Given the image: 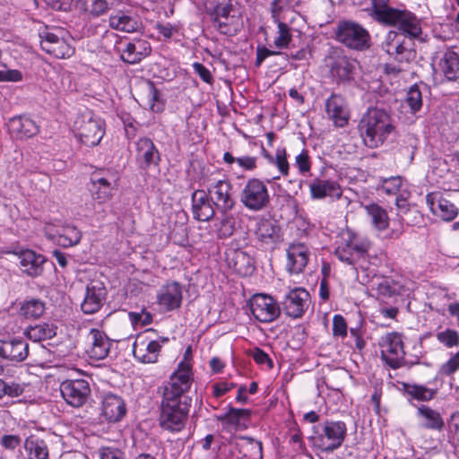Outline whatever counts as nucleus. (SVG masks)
Returning <instances> with one entry per match:
<instances>
[{"mask_svg": "<svg viewBox=\"0 0 459 459\" xmlns=\"http://www.w3.org/2000/svg\"><path fill=\"white\" fill-rule=\"evenodd\" d=\"M371 1V16L385 25L397 26L399 30L386 34L383 49L398 62H409L415 56L413 40L422 32L420 20L411 12L391 7L384 0Z\"/></svg>", "mask_w": 459, "mask_h": 459, "instance_id": "f257e3e1", "label": "nucleus"}, {"mask_svg": "<svg viewBox=\"0 0 459 459\" xmlns=\"http://www.w3.org/2000/svg\"><path fill=\"white\" fill-rule=\"evenodd\" d=\"M192 382L190 365L179 363L163 390L160 415V425L163 429L179 432L185 428L190 408L185 394L189 391Z\"/></svg>", "mask_w": 459, "mask_h": 459, "instance_id": "f03ea898", "label": "nucleus"}, {"mask_svg": "<svg viewBox=\"0 0 459 459\" xmlns=\"http://www.w3.org/2000/svg\"><path fill=\"white\" fill-rule=\"evenodd\" d=\"M358 131L368 148L382 145L394 131L391 117L383 109L368 108L358 125Z\"/></svg>", "mask_w": 459, "mask_h": 459, "instance_id": "7ed1b4c3", "label": "nucleus"}, {"mask_svg": "<svg viewBox=\"0 0 459 459\" xmlns=\"http://www.w3.org/2000/svg\"><path fill=\"white\" fill-rule=\"evenodd\" d=\"M311 441L313 446L323 452H333L343 443L347 427L341 420H325L313 428Z\"/></svg>", "mask_w": 459, "mask_h": 459, "instance_id": "20e7f679", "label": "nucleus"}, {"mask_svg": "<svg viewBox=\"0 0 459 459\" xmlns=\"http://www.w3.org/2000/svg\"><path fill=\"white\" fill-rule=\"evenodd\" d=\"M73 130L82 143L93 147L100 143L105 134V123L91 110L86 109L77 115Z\"/></svg>", "mask_w": 459, "mask_h": 459, "instance_id": "39448f33", "label": "nucleus"}, {"mask_svg": "<svg viewBox=\"0 0 459 459\" xmlns=\"http://www.w3.org/2000/svg\"><path fill=\"white\" fill-rule=\"evenodd\" d=\"M205 8L221 33L232 35L237 32L238 18L231 14L234 11L232 0H206Z\"/></svg>", "mask_w": 459, "mask_h": 459, "instance_id": "423d86ee", "label": "nucleus"}, {"mask_svg": "<svg viewBox=\"0 0 459 459\" xmlns=\"http://www.w3.org/2000/svg\"><path fill=\"white\" fill-rule=\"evenodd\" d=\"M153 329L139 334L133 345L134 358L142 363H156L162 346L169 342L167 337L154 338Z\"/></svg>", "mask_w": 459, "mask_h": 459, "instance_id": "0eeeda50", "label": "nucleus"}, {"mask_svg": "<svg viewBox=\"0 0 459 459\" xmlns=\"http://www.w3.org/2000/svg\"><path fill=\"white\" fill-rule=\"evenodd\" d=\"M270 194L267 186L258 178H250L240 192L242 205L251 212H259L270 204Z\"/></svg>", "mask_w": 459, "mask_h": 459, "instance_id": "6e6552de", "label": "nucleus"}, {"mask_svg": "<svg viewBox=\"0 0 459 459\" xmlns=\"http://www.w3.org/2000/svg\"><path fill=\"white\" fill-rule=\"evenodd\" d=\"M73 39L62 30L48 31L41 36L40 47L46 53L56 58H69L74 52Z\"/></svg>", "mask_w": 459, "mask_h": 459, "instance_id": "1a4fd4ad", "label": "nucleus"}, {"mask_svg": "<svg viewBox=\"0 0 459 459\" xmlns=\"http://www.w3.org/2000/svg\"><path fill=\"white\" fill-rule=\"evenodd\" d=\"M378 345L382 359L390 368L396 369L403 365L405 352L400 333L392 332L381 336Z\"/></svg>", "mask_w": 459, "mask_h": 459, "instance_id": "9d476101", "label": "nucleus"}, {"mask_svg": "<svg viewBox=\"0 0 459 459\" xmlns=\"http://www.w3.org/2000/svg\"><path fill=\"white\" fill-rule=\"evenodd\" d=\"M336 38L350 48L363 50L369 47L368 32L353 22H341L336 30Z\"/></svg>", "mask_w": 459, "mask_h": 459, "instance_id": "9b49d317", "label": "nucleus"}, {"mask_svg": "<svg viewBox=\"0 0 459 459\" xmlns=\"http://www.w3.org/2000/svg\"><path fill=\"white\" fill-rule=\"evenodd\" d=\"M248 306L254 318L260 323H272L281 315V307L278 302L267 294L257 293L253 295L248 301Z\"/></svg>", "mask_w": 459, "mask_h": 459, "instance_id": "f8f14e48", "label": "nucleus"}, {"mask_svg": "<svg viewBox=\"0 0 459 459\" xmlns=\"http://www.w3.org/2000/svg\"><path fill=\"white\" fill-rule=\"evenodd\" d=\"M59 390L65 402L74 408L82 407L91 395L90 384L82 378L65 379L60 384Z\"/></svg>", "mask_w": 459, "mask_h": 459, "instance_id": "ddd939ff", "label": "nucleus"}, {"mask_svg": "<svg viewBox=\"0 0 459 459\" xmlns=\"http://www.w3.org/2000/svg\"><path fill=\"white\" fill-rule=\"evenodd\" d=\"M208 195L220 212H230L235 206L233 186L227 178L215 180L208 188Z\"/></svg>", "mask_w": 459, "mask_h": 459, "instance_id": "4468645a", "label": "nucleus"}, {"mask_svg": "<svg viewBox=\"0 0 459 459\" xmlns=\"http://www.w3.org/2000/svg\"><path fill=\"white\" fill-rule=\"evenodd\" d=\"M45 232L49 238L64 247L75 246L82 238V232L76 227L61 222L47 223Z\"/></svg>", "mask_w": 459, "mask_h": 459, "instance_id": "2eb2a0df", "label": "nucleus"}, {"mask_svg": "<svg viewBox=\"0 0 459 459\" xmlns=\"http://www.w3.org/2000/svg\"><path fill=\"white\" fill-rule=\"evenodd\" d=\"M113 342L99 329L92 328L86 337L85 352L94 360H101L108 357Z\"/></svg>", "mask_w": 459, "mask_h": 459, "instance_id": "dca6fc26", "label": "nucleus"}, {"mask_svg": "<svg viewBox=\"0 0 459 459\" xmlns=\"http://www.w3.org/2000/svg\"><path fill=\"white\" fill-rule=\"evenodd\" d=\"M309 300V293L304 288L290 290L282 301L285 314L291 318H299L305 313Z\"/></svg>", "mask_w": 459, "mask_h": 459, "instance_id": "f3484780", "label": "nucleus"}, {"mask_svg": "<svg viewBox=\"0 0 459 459\" xmlns=\"http://www.w3.org/2000/svg\"><path fill=\"white\" fill-rule=\"evenodd\" d=\"M255 236L263 247H273L281 240V230L276 221L260 218L255 225Z\"/></svg>", "mask_w": 459, "mask_h": 459, "instance_id": "a211bd4d", "label": "nucleus"}, {"mask_svg": "<svg viewBox=\"0 0 459 459\" xmlns=\"http://www.w3.org/2000/svg\"><path fill=\"white\" fill-rule=\"evenodd\" d=\"M426 203L432 213L444 221H453L458 215L457 207L438 192L428 194Z\"/></svg>", "mask_w": 459, "mask_h": 459, "instance_id": "6ab92c4d", "label": "nucleus"}, {"mask_svg": "<svg viewBox=\"0 0 459 459\" xmlns=\"http://www.w3.org/2000/svg\"><path fill=\"white\" fill-rule=\"evenodd\" d=\"M29 355V344L22 338L0 340V358L11 361L21 362Z\"/></svg>", "mask_w": 459, "mask_h": 459, "instance_id": "aec40b11", "label": "nucleus"}, {"mask_svg": "<svg viewBox=\"0 0 459 459\" xmlns=\"http://www.w3.org/2000/svg\"><path fill=\"white\" fill-rule=\"evenodd\" d=\"M8 132L12 137L23 140L36 135L39 132L38 124L28 116H17L9 119Z\"/></svg>", "mask_w": 459, "mask_h": 459, "instance_id": "412c9836", "label": "nucleus"}, {"mask_svg": "<svg viewBox=\"0 0 459 459\" xmlns=\"http://www.w3.org/2000/svg\"><path fill=\"white\" fill-rule=\"evenodd\" d=\"M135 158L141 168L147 169L152 165H159L160 152L150 138L141 137L135 143Z\"/></svg>", "mask_w": 459, "mask_h": 459, "instance_id": "4be33fe9", "label": "nucleus"}, {"mask_svg": "<svg viewBox=\"0 0 459 459\" xmlns=\"http://www.w3.org/2000/svg\"><path fill=\"white\" fill-rule=\"evenodd\" d=\"M325 113L337 127H343L348 124L350 115L344 99L337 94H332L325 100Z\"/></svg>", "mask_w": 459, "mask_h": 459, "instance_id": "5701e85b", "label": "nucleus"}, {"mask_svg": "<svg viewBox=\"0 0 459 459\" xmlns=\"http://www.w3.org/2000/svg\"><path fill=\"white\" fill-rule=\"evenodd\" d=\"M309 248L303 243H292L287 249V270L291 273L303 272L309 261Z\"/></svg>", "mask_w": 459, "mask_h": 459, "instance_id": "b1692460", "label": "nucleus"}, {"mask_svg": "<svg viewBox=\"0 0 459 459\" xmlns=\"http://www.w3.org/2000/svg\"><path fill=\"white\" fill-rule=\"evenodd\" d=\"M193 216L199 221H208L215 214L214 204L204 190H195L191 196Z\"/></svg>", "mask_w": 459, "mask_h": 459, "instance_id": "393cba45", "label": "nucleus"}, {"mask_svg": "<svg viewBox=\"0 0 459 459\" xmlns=\"http://www.w3.org/2000/svg\"><path fill=\"white\" fill-rule=\"evenodd\" d=\"M250 411L247 409H236L230 407L226 413L217 415L216 420L221 423L224 430L231 432L246 429L247 427V421L250 419Z\"/></svg>", "mask_w": 459, "mask_h": 459, "instance_id": "a878e982", "label": "nucleus"}, {"mask_svg": "<svg viewBox=\"0 0 459 459\" xmlns=\"http://www.w3.org/2000/svg\"><path fill=\"white\" fill-rule=\"evenodd\" d=\"M158 304L165 310L171 311L180 307L182 302L181 285L173 281L160 288L157 295Z\"/></svg>", "mask_w": 459, "mask_h": 459, "instance_id": "bb28decb", "label": "nucleus"}, {"mask_svg": "<svg viewBox=\"0 0 459 459\" xmlns=\"http://www.w3.org/2000/svg\"><path fill=\"white\" fill-rule=\"evenodd\" d=\"M106 297V290L101 282L87 285L84 299L81 305L84 314H94L100 310Z\"/></svg>", "mask_w": 459, "mask_h": 459, "instance_id": "cd10ccee", "label": "nucleus"}, {"mask_svg": "<svg viewBox=\"0 0 459 459\" xmlns=\"http://www.w3.org/2000/svg\"><path fill=\"white\" fill-rule=\"evenodd\" d=\"M126 413V403L120 396L108 394L103 397L101 416L108 422H117L122 420Z\"/></svg>", "mask_w": 459, "mask_h": 459, "instance_id": "c85d7f7f", "label": "nucleus"}, {"mask_svg": "<svg viewBox=\"0 0 459 459\" xmlns=\"http://www.w3.org/2000/svg\"><path fill=\"white\" fill-rule=\"evenodd\" d=\"M18 255L20 266L23 273L35 277L39 275L43 270V263L45 258L43 255L37 254L30 249L14 252Z\"/></svg>", "mask_w": 459, "mask_h": 459, "instance_id": "c756f323", "label": "nucleus"}, {"mask_svg": "<svg viewBox=\"0 0 459 459\" xmlns=\"http://www.w3.org/2000/svg\"><path fill=\"white\" fill-rule=\"evenodd\" d=\"M121 58L128 64H136L151 53V45L144 39H135L120 50Z\"/></svg>", "mask_w": 459, "mask_h": 459, "instance_id": "7c9ffc66", "label": "nucleus"}, {"mask_svg": "<svg viewBox=\"0 0 459 459\" xmlns=\"http://www.w3.org/2000/svg\"><path fill=\"white\" fill-rule=\"evenodd\" d=\"M310 195L313 199H323L326 196L340 198L342 191L339 184L329 179H314L310 185Z\"/></svg>", "mask_w": 459, "mask_h": 459, "instance_id": "2f4dec72", "label": "nucleus"}, {"mask_svg": "<svg viewBox=\"0 0 459 459\" xmlns=\"http://www.w3.org/2000/svg\"><path fill=\"white\" fill-rule=\"evenodd\" d=\"M109 27L113 30L132 33L141 28V22L136 15L118 11L109 16Z\"/></svg>", "mask_w": 459, "mask_h": 459, "instance_id": "473e14b6", "label": "nucleus"}, {"mask_svg": "<svg viewBox=\"0 0 459 459\" xmlns=\"http://www.w3.org/2000/svg\"><path fill=\"white\" fill-rule=\"evenodd\" d=\"M417 417L421 422V426L427 429L442 430L444 420L441 414L429 406L421 405L418 408Z\"/></svg>", "mask_w": 459, "mask_h": 459, "instance_id": "72a5a7b5", "label": "nucleus"}, {"mask_svg": "<svg viewBox=\"0 0 459 459\" xmlns=\"http://www.w3.org/2000/svg\"><path fill=\"white\" fill-rule=\"evenodd\" d=\"M439 66L447 80H459V55L456 52L446 50L440 60Z\"/></svg>", "mask_w": 459, "mask_h": 459, "instance_id": "f704fd0d", "label": "nucleus"}, {"mask_svg": "<svg viewBox=\"0 0 459 459\" xmlns=\"http://www.w3.org/2000/svg\"><path fill=\"white\" fill-rule=\"evenodd\" d=\"M354 69L352 61L346 56H337L331 65V74L342 81H348L352 78Z\"/></svg>", "mask_w": 459, "mask_h": 459, "instance_id": "c9c22d12", "label": "nucleus"}, {"mask_svg": "<svg viewBox=\"0 0 459 459\" xmlns=\"http://www.w3.org/2000/svg\"><path fill=\"white\" fill-rule=\"evenodd\" d=\"M368 215L370 217L373 227L383 231L389 226V217L387 212L376 204H371L365 206Z\"/></svg>", "mask_w": 459, "mask_h": 459, "instance_id": "e433bc0d", "label": "nucleus"}, {"mask_svg": "<svg viewBox=\"0 0 459 459\" xmlns=\"http://www.w3.org/2000/svg\"><path fill=\"white\" fill-rule=\"evenodd\" d=\"M24 448L29 459H48V449L42 439L30 436L26 438Z\"/></svg>", "mask_w": 459, "mask_h": 459, "instance_id": "4c0bfd02", "label": "nucleus"}, {"mask_svg": "<svg viewBox=\"0 0 459 459\" xmlns=\"http://www.w3.org/2000/svg\"><path fill=\"white\" fill-rule=\"evenodd\" d=\"M345 242L347 243V247H350V248L354 251V254L360 261L365 259V255L370 247V241L367 238L361 237L351 230H348Z\"/></svg>", "mask_w": 459, "mask_h": 459, "instance_id": "58836bf2", "label": "nucleus"}, {"mask_svg": "<svg viewBox=\"0 0 459 459\" xmlns=\"http://www.w3.org/2000/svg\"><path fill=\"white\" fill-rule=\"evenodd\" d=\"M46 309V304L40 299H30L21 303L19 312L21 316L28 319H37L40 317Z\"/></svg>", "mask_w": 459, "mask_h": 459, "instance_id": "ea45409f", "label": "nucleus"}, {"mask_svg": "<svg viewBox=\"0 0 459 459\" xmlns=\"http://www.w3.org/2000/svg\"><path fill=\"white\" fill-rule=\"evenodd\" d=\"M56 333V327L49 324H39L30 326L24 332L26 337L35 342L51 339Z\"/></svg>", "mask_w": 459, "mask_h": 459, "instance_id": "a19ab883", "label": "nucleus"}, {"mask_svg": "<svg viewBox=\"0 0 459 459\" xmlns=\"http://www.w3.org/2000/svg\"><path fill=\"white\" fill-rule=\"evenodd\" d=\"M377 295L383 298H390L401 295L403 291V285L390 277H383L377 283Z\"/></svg>", "mask_w": 459, "mask_h": 459, "instance_id": "79ce46f5", "label": "nucleus"}, {"mask_svg": "<svg viewBox=\"0 0 459 459\" xmlns=\"http://www.w3.org/2000/svg\"><path fill=\"white\" fill-rule=\"evenodd\" d=\"M284 19L275 18L273 19V22L277 24L278 35L273 40V45L277 48H287L292 40V34L290 26L283 22Z\"/></svg>", "mask_w": 459, "mask_h": 459, "instance_id": "37998d69", "label": "nucleus"}, {"mask_svg": "<svg viewBox=\"0 0 459 459\" xmlns=\"http://www.w3.org/2000/svg\"><path fill=\"white\" fill-rule=\"evenodd\" d=\"M77 4L81 10L93 17L104 14L108 9L106 0H78Z\"/></svg>", "mask_w": 459, "mask_h": 459, "instance_id": "c03bdc74", "label": "nucleus"}, {"mask_svg": "<svg viewBox=\"0 0 459 459\" xmlns=\"http://www.w3.org/2000/svg\"><path fill=\"white\" fill-rule=\"evenodd\" d=\"M91 186L114 187L117 178L114 173L107 169H97L91 174Z\"/></svg>", "mask_w": 459, "mask_h": 459, "instance_id": "a18cd8bd", "label": "nucleus"}, {"mask_svg": "<svg viewBox=\"0 0 459 459\" xmlns=\"http://www.w3.org/2000/svg\"><path fill=\"white\" fill-rule=\"evenodd\" d=\"M91 186L114 187L117 178L114 173L107 169H97L91 174Z\"/></svg>", "mask_w": 459, "mask_h": 459, "instance_id": "49530a36", "label": "nucleus"}, {"mask_svg": "<svg viewBox=\"0 0 459 459\" xmlns=\"http://www.w3.org/2000/svg\"><path fill=\"white\" fill-rule=\"evenodd\" d=\"M217 235L220 238H227L233 235L236 230V218L229 212H221Z\"/></svg>", "mask_w": 459, "mask_h": 459, "instance_id": "de8ad7c7", "label": "nucleus"}, {"mask_svg": "<svg viewBox=\"0 0 459 459\" xmlns=\"http://www.w3.org/2000/svg\"><path fill=\"white\" fill-rule=\"evenodd\" d=\"M403 179L400 176L381 179V190L389 195H399L403 191Z\"/></svg>", "mask_w": 459, "mask_h": 459, "instance_id": "09e8293b", "label": "nucleus"}, {"mask_svg": "<svg viewBox=\"0 0 459 459\" xmlns=\"http://www.w3.org/2000/svg\"><path fill=\"white\" fill-rule=\"evenodd\" d=\"M335 255L343 263L353 266L356 270L360 267L363 268V264L361 261L356 256L354 251L347 247V243L345 242L342 247H339L335 250Z\"/></svg>", "mask_w": 459, "mask_h": 459, "instance_id": "8fccbe9b", "label": "nucleus"}, {"mask_svg": "<svg viewBox=\"0 0 459 459\" xmlns=\"http://www.w3.org/2000/svg\"><path fill=\"white\" fill-rule=\"evenodd\" d=\"M237 446L238 447H251L255 449L256 457L250 458L247 454H243L240 457L237 459H263L262 454V442L255 440L250 437L241 436L237 439Z\"/></svg>", "mask_w": 459, "mask_h": 459, "instance_id": "3c124183", "label": "nucleus"}, {"mask_svg": "<svg viewBox=\"0 0 459 459\" xmlns=\"http://www.w3.org/2000/svg\"><path fill=\"white\" fill-rule=\"evenodd\" d=\"M406 392L412 398L419 401H430L437 394L436 389H430L420 385H409Z\"/></svg>", "mask_w": 459, "mask_h": 459, "instance_id": "603ef678", "label": "nucleus"}, {"mask_svg": "<svg viewBox=\"0 0 459 459\" xmlns=\"http://www.w3.org/2000/svg\"><path fill=\"white\" fill-rule=\"evenodd\" d=\"M405 103L410 107L411 112L415 114L422 106V96L417 85H412L407 91Z\"/></svg>", "mask_w": 459, "mask_h": 459, "instance_id": "864d4df0", "label": "nucleus"}, {"mask_svg": "<svg viewBox=\"0 0 459 459\" xmlns=\"http://www.w3.org/2000/svg\"><path fill=\"white\" fill-rule=\"evenodd\" d=\"M437 340L447 348L456 347L459 344V333L454 329H446L436 334Z\"/></svg>", "mask_w": 459, "mask_h": 459, "instance_id": "5fc2aeb1", "label": "nucleus"}, {"mask_svg": "<svg viewBox=\"0 0 459 459\" xmlns=\"http://www.w3.org/2000/svg\"><path fill=\"white\" fill-rule=\"evenodd\" d=\"M114 187L91 186V198L99 204L108 202L113 196Z\"/></svg>", "mask_w": 459, "mask_h": 459, "instance_id": "6e6d98bb", "label": "nucleus"}, {"mask_svg": "<svg viewBox=\"0 0 459 459\" xmlns=\"http://www.w3.org/2000/svg\"><path fill=\"white\" fill-rule=\"evenodd\" d=\"M273 164L278 168L282 176L289 175L290 164L287 160L285 148H277Z\"/></svg>", "mask_w": 459, "mask_h": 459, "instance_id": "4d7b16f0", "label": "nucleus"}, {"mask_svg": "<svg viewBox=\"0 0 459 459\" xmlns=\"http://www.w3.org/2000/svg\"><path fill=\"white\" fill-rule=\"evenodd\" d=\"M459 370V351L453 354L449 359L439 368V375L452 376Z\"/></svg>", "mask_w": 459, "mask_h": 459, "instance_id": "13d9d810", "label": "nucleus"}, {"mask_svg": "<svg viewBox=\"0 0 459 459\" xmlns=\"http://www.w3.org/2000/svg\"><path fill=\"white\" fill-rule=\"evenodd\" d=\"M295 166L302 175L307 174L311 169V162L307 150H303L295 158Z\"/></svg>", "mask_w": 459, "mask_h": 459, "instance_id": "bf43d9fd", "label": "nucleus"}, {"mask_svg": "<svg viewBox=\"0 0 459 459\" xmlns=\"http://www.w3.org/2000/svg\"><path fill=\"white\" fill-rule=\"evenodd\" d=\"M235 270L239 273H247L253 270L250 259L244 252L236 254Z\"/></svg>", "mask_w": 459, "mask_h": 459, "instance_id": "052dcab7", "label": "nucleus"}, {"mask_svg": "<svg viewBox=\"0 0 459 459\" xmlns=\"http://www.w3.org/2000/svg\"><path fill=\"white\" fill-rule=\"evenodd\" d=\"M333 333L334 336L345 337L347 335V325L341 315H335L333 318Z\"/></svg>", "mask_w": 459, "mask_h": 459, "instance_id": "680f3d73", "label": "nucleus"}, {"mask_svg": "<svg viewBox=\"0 0 459 459\" xmlns=\"http://www.w3.org/2000/svg\"><path fill=\"white\" fill-rule=\"evenodd\" d=\"M236 163L244 170L252 171L257 167V157L255 156H240L236 159Z\"/></svg>", "mask_w": 459, "mask_h": 459, "instance_id": "e2e57ef3", "label": "nucleus"}, {"mask_svg": "<svg viewBox=\"0 0 459 459\" xmlns=\"http://www.w3.org/2000/svg\"><path fill=\"white\" fill-rule=\"evenodd\" d=\"M100 459H125L122 450L116 447L105 446L100 449Z\"/></svg>", "mask_w": 459, "mask_h": 459, "instance_id": "0e129e2a", "label": "nucleus"}, {"mask_svg": "<svg viewBox=\"0 0 459 459\" xmlns=\"http://www.w3.org/2000/svg\"><path fill=\"white\" fill-rule=\"evenodd\" d=\"M290 0H273L272 3V18L284 19L282 13L289 7Z\"/></svg>", "mask_w": 459, "mask_h": 459, "instance_id": "69168bd1", "label": "nucleus"}, {"mask_svg": "<svg viewBox=\"0 0 459 459\" xmlns=\"http://www.w3.org/2000/svg\"><path fill=\"white\" fill-rule=\"evenodd\" d=\"M251 356L253 359L259 365L266 364L269 368L273 367V362L269 358L268 354L259 348H255L251 352Z\"/></svg>", "mask_w": 459, "mask_h": 459, "instance_id": "338daca9", "label": "nucleus"}, {"mask_svg": "<svg viewBox=\"0 0 459 459\" xmlns=\"http://www.w3.org/2000/svg\"><path fill=\"white\" fill-rule=\"evenodd\" d=\"M193 69L195 74L199 75V77L206 83L212 84L213 82V77L208 68H206L203 64L195 62L193 64Z\"/></svg>", "mask_w": 459, "mask_h": 459, "instance_id": "774afa93", "label": "nucleus"}]
</instances>
